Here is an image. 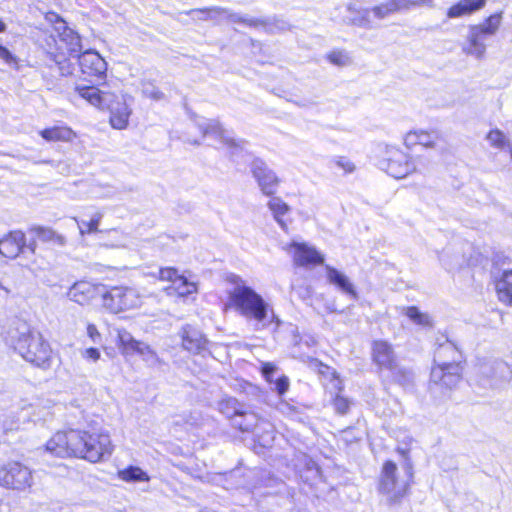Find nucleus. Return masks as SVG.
<instances>
[{"label":"nucleus","mask_w":512,"mask_h":512,"mask_svg":"<svg viewBox=\"0 0 512 512\" xmlns=\"http://www.w3.org/2000/svg\"><path fill=\"white\" fill-rule=\"evenodd\" d=\"M133 98L127 93H114L108 100L105 109L109 110V123L114 129H126L129 124V118L132 114Z\"/></svg>","instance_id":"obj_10"},{"label":"nucleus","mask_w":512,"mask_h":512,"mask_svg":"<svg viewBox=\"0 0 512 512\" xmlns=\"http://www.w3.org/2000/svg\"><path fill=\"white\" fill-rule=\"evenodd\" d=\"M35 252V241L27 240L22 231H12L0 240L1 256H26Z\"/></svg>","instance_id":"obj_11"},{"label":"nucleus","mask_w":512,"mask_h":512,"mask_svg":"<svg viewBox=\"0 0 512 512\" xmlns=\"http://www.w3.org/2000/svg\"><path fill=\"white\" fill-rule=\"evenodd\" d=\"M142 341L135 339L130 332L124 328L116 330V344L124 357L136 355Z\"/></svg>","instance_id":"obj_27"},{"label":"nucleus","mask_w":512,"mask_h":512,"mask_svg":"<svg viewBox=\"0 0 512 512\" xmlns=\"http://www.w3.org/2000/svg\"><path fill=\"white\" fill-rule=\"evenodd\" d=\"M141 91L145 97L151 100L160 101L164 99V93L151 82H143Z\"/></svg>","instance_id":"obj_42"},{"label":"nucleus","mask_w":512,"mask_h":512,"mask_svg":"<svg viewBox=\"0 0 512 512\" xmlns=\"http://www.w3.org/2000/svg\"><path fill=\"white\" fill-rule=\"evenodd\" d=\"M60 42L65 44L70 55L76 56L81 50L80 36L68 27H64L63 32L60 34Z\"/></svg>","instance_id":"obj_34"},{"label":"nucleus","mask_w":512,"mask_h":512,"mask_svg":"<svg viewBox=\"0 0 512 512\" xmlns=\"http://www.w3.org/2000/svg\"><path fill=\"white\" fill-rule=\"evenodd\" d=\"M307 262H313L315 264H322L323 263V259L322 257H319V258H304Z\"/></svg>","instance_id":"obj_53"},{"label":"nucleus","mask_w":512,"mask_h":512,"mask_svg":"<svg viewBox=\"0 0 512 512\" xmlns=\"http://www.w3.org/2000/svg\"><path fill=\"white\" fill-rule=\"evenodd\" d=\"M349 405L350 402L347 398L340 396L339 394L336 395L334 399V406L339 413H345L348 410Z\"/></svg>","instance_id":"obj_49"},{"label":"nucleus","mask_w":512,"mask_h":512,"mask_svg":"<svg viewBox=\"0 0 512 512\" xmlns=\"http://www.w3.org/2000/svg\"><path fill=\"white\" fill-rule=\"evenodd\" d=\"M120 480L129 483H140L150 481V477L142 468L138 466H128L118 471Z\"/></svg>","instance_id":"obj_33"},{"label":"nucleus","mask_w":512,"mask_h":512,"mask_svg":"<svg viewBox=\"0 0 512 512\" xmlns=\"http://www.w3.org/2000/svg\"><path fill=\"white\" fill-rule=\"evenodd\" d=\"M334 162L335 165L345 173H352L355 170L354 163L346 157H338Z\"/></svg>","instance_id":"obj_47"},{"label":"nucleus","mask_w":512,"mask_h":512,"mask_svg":"<svg viewBox=\"0 0 512 512\" xmlns=\"http://www.w3.org/2000/svg\"><path fill=\"white\" fill-rule=\"evenodd\" d=\"M273 371L274 367L271 364H265L263 366L262 372L268 381H270V374L273 373Z\"/></svg>","instance_id":"obj_52"},{"label":"nucleus","mask_w":512,"mask_h":512,"mask_svg":"<svg viewBox=\"0 0 512 512\" xmlns=\"http://www.w3.org/2000/svg\"><path fill=\"white\" fill-rule=\"evenodd\" d=\"M86 335L93 343H99L102 339L100 331L98 330L97 326L93 323L87 324Z\"/></svg>","instance_id":"obj_48"},{"label":"nucleus","mask_w":512,"mask_h":512,"mask_svg":"<svg viewBox=\"0 0 512 512\" xmlns=\"http://www.w3.org/2000/svg\"><path fill=\"white\" fill-rule=\"evenodd\" d=\"M462 368L459 363L446 366H433L431 370V391L445 397L461 381Z\"/></svg>","instance_id":"obj_8"},{"label":"nucleus","mask_w":512,"mask_h":512,"mask_svg":"<svg viewBox=\"0 0 512 512\" xmlns=\"http://www.w3.org/2000/svg\"><path fill=\"white\" fill-rule=\"evenodd\" d=\"M75 92L93 107L105 110L108 100L112 97L111 91L101 90L95 86L78 85Z\"/></svg>","instance_id":"obj_17"},{"label":"nucleus","mask_w":512,"mask_h":512,"mask_svg":"<svg viewBox=\"0 0 512 512\" xmlns=\"http://www.w3.org/2000/svg\"><path fill=\"white\" fill-rule=\"evenodd\" d=\"M460 352L455 345L449 341L441 344L434 355V366H446L450 363L460 364Z\"/></svg>","instance_id":"obj_26"},{"label":"nucleus","mask_w":512,"mask_h":512,"mask_svg":"<svg viewBox=\"0 0 512 512\" xmlns=\"http://www.w3.org/2000/svg\"><path fill=\"white\" fill-rule=\"evenodd\" d=\"M0 59L8 65H17L18 58L6 47L0 45Z\"/></svg>","instance_id":"obj_46"},{"label":"nucleus","mask_w":512,"mask_h":512,"mask_svg":"<svg viewBox=\"0 0 512 512\" xmlns=\"http://www.w3.org/2000/svg\"><path fill=\"white\" fill-rule=\"evenodd\" d=\"M489 146L499 151H508L512 157V143L506 134L498 128L491 129L485 136Z\"/></svg>","instance_id":"obj_30"},{"label":"nucleus","mask_w":512,"mask_h":512,"mask_svg":"<svg viewBox=\"0 0 512 512\" xmlns=\"http://www.w3.org/2000/svg\"><path fill=\"white\" fill-rule=\"evenodd\" d=\"M45 450L58 457H76L91 463L109 458L114 444L105 429L59 431L49 439Z\"/></svg>","instance_id":"obj_1"},{"label":"nucleus","mask_w":512,"mask_h":512,"mask_svg":"<svg viewBox=\"0 0 512 512\" xmlns=\"http://www.w3.org/2000/svg\"><path fill=\"white\" fill-rule=\"evenodd\" d=\"M396 440H397V451L403 456L407 457L410 448L412 444L414 443V439L412 435L404 430H399L396 433Z\"/></svg>","instance_id":"obj_37"},{"label":"nucleus","mask_w":512,"mask_h":512,"mask_svg":"<svg viewBox=\"0 0 512 512\" xmlns=\"http://www.w3.org/2000/svg\"><path fill=\"white\" fill-rule=\"evenodd\" d=\"M319 368V373L323 376L324 380L328 381L327 386L336 391L340 392L343 389V382L339 377L338 373L331 367L322 363H316Z\"/></svg>","instance_id":"obj_36"},{"label":"nucleus","mask_w":512,"mask_h":512,"mask_svg":"<svg viewBox=\"0 0 512 512\" xmlns=\"http://www.w3.org/2000/svg\"><path fill=\"white\" fill-rule=\"evenodd\" d=\"M79 355L83 362L88 365H95L102 358V353L100 349L92 346L80 348Z\"/></svg>","instance_id":"obj_38"},{"label":"nucleus","mask_w":512,"mask_h":512,"mask_svg":"<svg viewBox=\"0 0 512 512\" xmlns=\"http://www.w3.org/2000/svg\"><path fill=\"white\" fill-rule=\"evenodd\" d=\"M439 135L436 131H426L422 129L411 130L404 135V145L408 148H413L416 145H421L425 148L435 147Z\"/></svg>","instance_id":"obj_18"},{"label":"nucleus","mask_w":512,"mask_h":512,"mask_svg":"<svg viewBox=\"0 0 512 512\" xmlns=\"http://www.w3.org/2000/svg\"><path fill=\"white\" fill-rule=\"evenodd\" d=\"M267 207L272 214L274 221L285 232L289 229L290 221L287 217L291 212V207L282 198L273 196L267 202Z\"/></svg>","instance_id":"obj_19"},{"label":"nucleus","mask_w":512,"mask_h":512,"mask_svg":"<svg viewBox=\"0 0 512 512\" xmlns=\"http://www.w3.org/2000/svg\"><path fill=\"white\" fill-rule=\"evenodd\" d=\"M376 165L394 178L402 179L421 171L420 160L409 157L395 146L378 145L374 152Z\"/></svg>","instance_id":"obj_4"},{"label":"nucleus","mask_w":512,"mask_h":512,"mask_svg":"<svg viewBox=\"0 0 512 512\" xmlns=\"http://www.w3.org/2000/svg\"><path fill=\"white\" fill-rule=\"evenodd\" d=\"M195 125L202 134V137L201 139H189V142L192 144L199 145L207 140L211 145L225 148L232 153L244 147V141L235 139L232 132L225 129L216 119L198 117L195 120Z\"/></svg>","instance_id":"obj_5"},{"label":"nucleus","mask_w":512,"mask_h":512,"mask_svg":"<svg viewBox=\"0 0 512 512\" xmlns=\"http://www.w3.org/2000/svg\"><path fill=\"white\" fill-rule=\"evenodd\" d=\"M105 293L106 285L83 280L73 284L69 289L68 297L80 305H88L97 298H101L103 304Z\"/></svg>","instance_id":"obj_13"},{"label":"nucleus","mask_w":512,"mask_h":512,"mask_svg":"<svg viewBox=\"0 0 512 512\" xmlns=\"http://www.w3.org/2000/svg\"><path fill=\"white\" fill-rule=\"evenodd\" d=\"M78 57L79 65L83 75L87 77L103 78L107 71L105 59L94 50H87Z\"/></svg>","instance_id":"obj_14"},{"label":"nucleus","mask_w":512,"mask_h":512,"mask_svg":"<svg viewBox=\"0 0 512 512\" xmlns=\"http://www.w3.org/2000/svg\"><path fill=\"white\" fill-rule=\"evenodd\" d=\"M43 139L49 142H71L76 138V133L67 126H54L40 131Z\"/></svg>","instance_id":"obj_29"},{"label":"nucleus","mask_w":512,"mask_h":512,"mask_svg":"<svg viewBox=\"0 0 512 512\" xmlns=\"http://www.w3.org/2000/svg\"><path fill=\"white\" fill-rule=\"evenodd\" d=\"M487 0H460L447 11L448 18L469 16L485 7Z\"/></svg>","instance_id":"obj_25"},{"label":"nucleus","mask_w":512,"mask_h":512,"mask_svg":"<svg viewBox=\"0 0 512 512\" xmlns=\"http://www.w3.org/2000/svg\"><path fill=\"white\" fill-rule=\"evenodd\" d=\"M33 483L32 471L20 462H8L0 468V485L6 488L25 490Z\"/></svg>","instance_id":"obj_9"},{"label":"nucleus","mask_w":512,"mask_h":512,"mask_svg":"<svg viewBox=\"0 0 512 512\" xmlns=\"http://www.w3.org/2000/svg\"><path fill=\"white\" fill-rule=\"evenodd\" d=\"M502 23V13L490 15L484 22L471 25L470 28L481 36H493L497 33Z\"/></svg>","instance_id":"obj_31"},{"label":"nucleus","mask_w":512,"mask_h":512,"mask_svg":"<svg viewBox=\"0 0 512 512\" xmlns=\"http://www.w3.org/2000/svg\"><path fill=\"white\" fill-rule=\"evenodd\" d=\"M57 63L59 65L60 73L63 76H69L73 73L74 67L69 60L57 61Z\"/></svg>","instance_id":"obj_50"},{"label":"nucleus","mask_w":512,"mask_h":512,"mask_svg":"<svg viewBox=\"0 0 512 512\" xmlns=\"http://www.w3.org/2000/svg\"><path fill=\"white\" fill-rule=\"evenodd\" d=\"M159 277L161 280L171 283L166 287V291L169 295L185 297L197 292V283L184 274H180L174 268L160 269Z\"/></svg>","instance_id":"obj_12"},{"label":"nucleus","mask_w":512,"mask_h":512,"mask_svg":"<svg viewBox=\"0 0 512 512\" xmlns=\"http://www.w3.org/2000/svg\"><path fill=\"white\" fill-rule=\"evenodd\" d=\"M93 194L100 199H110L116 195V190L109 185H97L93 189Z\"/></svg>","instance_id":"obj_45"},{"label":"nucleus","mask_w":512,"mask_h":512,"mask_svg":"<svg viewBox=\"0 0 512 512\" xmlns=\"http://www.w3.org/2000/svg\"><path fill=\"white\" fill-rule=\"evenodd\" d=\"M231 281L235 284L229 292L230 304L244 317L256 322L257 328H265L271 324L275 315L268 304L260 295L251 288L245 286L242 281L232 276Z\"/></svg>","instance_id":"obj_3"},{"label":"nucleus","mask_w":512,"mask_h":512,"mask_svg":"<svg viewBox=\"0 0 512 512\" xmlns=\"http://www.w3.org/2000/svg\"><path fill=\"white\" fill-rule=\"evenodd\" d=\"M405 315L415 324L426 327L432 324L431 318L428 314L422 313L416 307H408L405 310Z\"/></svg>","instance_id":"obj_39"},{"label":"nucleus","mask_w":512,"mask_h":512,"mask_svg":"<svg viewBox=\"0 0 512 512\" xmlns=\"http://www.w3.org/2000/svg\"><path fill=\"white\" fill-rule=\"evenodd\" d=\"M327 59L337 66H346L350 64V58L344 51H332L327 55Z\"/></svg>","instance_id":"obj_44"},{"label":"nucleus","mask_w":512,"mask_h":512,"mask_svg":"<svg viewBox=\"0 0 512 512\" xmlns=\"http://www.w3.org/2000/svg\"><path fill=\"white\" fill-rule=\"evenodd\" d=\"M103 216V212L96 211L91 215L89 220H78L77 218H74L78 225L80 235L84 236L86 234L99 232V225Z\"/></svg>","instance_id":"obj_35"},{"label":"nucleus","mask_w":512,"mask_h":512,"mask_svg":"<svg viewBox=\"0 0 512 512\" xmlns=\"http://www.w3.org/2000/svg\"><path fill=\"white\" fill-rule=\"evenodd\" d=\"M326 278L330 284L334 285L342 293L349 295L353 299L357 298V292L353 283L342 271L326 266Z\"/></svg>","instance_id":"obj_23"},{"label":"nucleus","mask_w":512,"mask_h":512,"mask_svg":"<svg viewBox=\"0 0 512 512\" xmlns=\"http://www.w3.org/2000/svg\"><path fill=\"white\" fill-rule=\"evenodd\" d=\"M136 355L140 356L142 360L149 365H155L159 363V357L157 353L147 343L141 342L139 350L136 351Z\"/></svg>","instance_id":"obj_41"},{"label":"nucleus","mask_w":512,"mask_h":512,"mask_svg":"<svg viewBox=\"0 0 512 512\" xmlns=\"http://www.w3.org/2000/svg\"><path fill=\"white\" fill-rule=\"evenodd\" d=\"M38 234L43 241L52 243L53 245L63 246L66 243L64 236L56 233L50 228H40L38 230Z\"/></svg>","instance_id":"obj_40"},{"label":"nucleus","mask_w":512,"mask_h":512,"mask_svg":"<svg viewBox=\"0 0 512 512\" xmlns=\"http://www.w3.org/2000/svg\"><path fill=\"white\" fill-rule=\"evenodd\" d=\"M373 360L380 368L392 369L395 361L392 347L385 341H375Z\"/></svg>","instance_id":"obj_28"},{"label":"nucleus","mask_w":512,"mask_h":512,"mask_svg":"<svg viewBox=\"0 0 512 512\" xmlns=\"http://www.w3.org/2000/svg\"><path fill=\"white\" fill-rule=\"evenodd\" d=\"M6 30V24L0 20V33L4 32Z\"/></svg>","instance_id":"obj_54"},{"label":"nucleus","mask_w":512,"mask_h":512,"mask_svg":"<svg viewBox=\"0 0 512 512\" xmlns=\"http://www.w3.org/2000/svg\"><path fill=\"white\" fill-rule=\"evenodd\" d=\"M433 0H389L385 4L376 6L372 12L376 17L383 18L391 12L408 9L410 6L431 5Z\"/></svg>","instance_id":"obj_22"},{"label":"nucleus","mask_w":512,"mask_h":512,"mask_svg":"<svg viewBox=\"0 0 512 512\" xmlns=\"http://www.w3.org/2000/svg\"><path fill=\"white\" fill-rule=\"evenodd\" d=\"M103 308L113 314L130 311L141 307L144 295L134 287L106 286Z\"/></svg>","instance_id":"obj_6"},{"label":"nucleus","mask_w":512,"mask_h":512,"mask_svg":"<svg viewBox=\"0 0 512 512\" xmlns=\"http://www.w3.org/2000/svg\"><path fill=\"white\" fill-rule=\"evenodd\" d=\"M289 386L288 378L281 377L276 381V390L279 395H283Z\"/></svg>","instance_id":"obj_51"},{"label":"nucleus","mask_w":512,"mask_h":512,"mask_svg":"<svg viewBox=\"0 0 512 512\" xmlns=\"http://www.w3.org/2000/svg\"><path fill=\"white\" fill-rule=\"evenodd\" d=\"M6 342L23 359L46 369L52 360V349L41 333L30 330L26 323L17 322L7 331Z\"/></svg>","instance_id":"obj_2"},{"label":"nucleus","mask_w":512,"mask_h":512,"mask_svg":"<svg viewBox=\"0 0 512 512\" xmlns=\"http://www.w3.org/2000/svg\"><path fill=\"white\" fill-rule=\"evenodd\" d=\"M182 346L189 352L201 353L206 349L207 340L199 330L185 326L182 330Z\"/></svg>","instance_id":"obj_21"},{"label":"nucleus","mask_w":512,"mask_h":512,"mask_svg":"<svg viewBox=\"0 0 512 512\" xmlns=\"http://www.w3.org/2000/svg\"><path fill=\"white\" fill-rule=\"evenodd\" d=\"M220 411L228 418L240 416L244 418V422L234 420V425L242 431H248L255 423L256 417L253 413H244L242 405L235 398H227L220 402Z\"/></svg>","instance_id":"obj_15"},{"label":"nucleus","mask_w":512,"mask_h":512,"mask_svg":"<svg viewBox=\"0 0 512 512\" xmlns=\"http://www.w3.org/2000/svg\"><path fill=\"white\" fill-rule=\"evenodd\" d=\"M495 377L502 381L512 380V364L506 362H497L494 367Z\"/></svg>","instance_id":"obj_43"},{"label":"nucleus","mask_w":512,"mask_h":512,"mask_svg":"<svg viewBox=\"0 0 512 512\" xmlns=\"http://www.w3.org/2000/svg\"><path fill=\"white\" fill-rule=\"evenodd\" d=\"M282 251L295 256H321L313 245L300 239H294L283 245Z\"/></svg>","instance_id":"obj_32"},{"label":"nucleus","mask_w":512,"mask_h":512,"mask_svg":"<svg viewBox=\"0 0 512 512\" xmlns=\"http://www.w3.org/2000/svg\"><path fill=\"white\" fill-rule=\"evenodd\" d=\"M252 173L256 178L261 191L266 195L275 194L279 185V178L261 160H255L252 165Z\"/></svg>","instance_id":"obj_16"},{"label":"nucleus","mask_w":512,"mask_h":512,"mask_svg":"<svg viewBox=\"0 0 512 512\" xmlns=\"http://www.w3.org/2000/svg\"><path fill=\"white\" fill-rule=\"evenodd\" d=\"M462 51L467 56L476 60L484 59L487 51V45L484 41V37L469 27L466 41L462 46Z\"/></svg>","instance_id":"obj_20"},{"label":"nucleus","mask_w":512,"mask_h":512,"mask_svg":"<svg viewBox=\"0 0 512 512\" xmlns=\"http://www.w3.org/2000/svg\"><path fill=\"white\" fill-rule=\"evenodd\" d=\"M411 476L410 466L406 468V478H400L397 475L396 464L392 461H387L382 468L379 490L389 501H398L407 493Z\"/></svg>","instance_id":"obj_7"},{"label":"nucleus","mask_w":512,"mask_h":512,"mask_svg":"<svg viewBox=\"0 0 512 512\" xmlns=\"http://www.w3.org/2000/svg\"><path fill=\"white\" fill-rule=\"evenodd\" d=\"M495 291L498 300L512 307V269L504 270L495 281Z\"/></svg>","instance_id":"obj_24"}]
</instances>
